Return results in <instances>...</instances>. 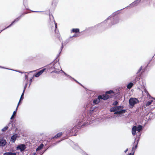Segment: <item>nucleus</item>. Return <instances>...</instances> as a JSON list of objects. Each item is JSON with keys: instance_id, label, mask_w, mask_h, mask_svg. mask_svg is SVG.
<instances>
[{"instance_id": "nucleus-4", "label": "nucleus", "mask_w": 155, "mask_h": 155, "mask_svg": "<svg viewBox=\"0 0 155 155\" xmlns=\"http://www.w3.org/2000/svg\"><path fill=\"white\" fill-rule=\"evenodd\" d=\"M140 102L138 99L135 97H130L129 100V107L130 108H133L134 105Z\"/></svg>"}, {"instance_id": "nucleus-1", "label": "nucleus", "mask_w": 155, "mask_h": 155, "mask_svg": "<svg viewBox=\"0 0 155 155\" xmlns=\"http://www.w3.org/2000/svg\"><path fill=\"white\" fill-rule=\"evenodd\" d=\"M136 2L135 1L130 4L129 6H128L120 10H118L114 12L111 15L107 18V23H108V26H110L118 23L119 21V17L118 15L120 13V11L124 8L129 6H130L131 7H133L137 6V5Z\"/></svg>"}, {"instance_id": "nucleus-33", "label": "nucleus", "mask_w": 155, "mask_h": 155, "mask_svg": "<svg viewBox=\"0 0 155 155\" xmlns=\"http://www.w3.org/2000/svg\"><path fill=\"white\" fill-rule=\"evenodd\" d=\"M118 100H116L114 101L113 102L112 104V105L113 106H115L117 105L118 104Z\"/></svg>"}, {"instance_id": "nucleus-25", "label": "nucleus", "mask_w": 155, "mask_h": 155, "mask_svg": "<svg viewBox=\"0 0 155 155\" xmlns=\"http://www.w3.org/2000/svg\"><path fill=\"white\" fill-rule=\"evenodd\" d=\"M27 0H23V4L24 5L25 7V8L26 9H28V8L27 6Z\"/></svg>"}, {"instance_id": "nucleus-32", "label": "nucleus", "mask_w": 155, "mask_h": 155, "mask_svg": "<svg viewBox=\"0 0 155 155\" xmlns=\"http://www.w3.org/2000/svg\"><path fill=\"white\" fill-rule=\"evenodd\" d=\"M142 129V126L140 125H138L137 127V131L139 132Z\"/></svg>"}, {"instance_id": "nucleus-51", "label": "nucleus", "mask_w": 155, "mask_h": 155, "mask_svg": "<svg viewBox=\"0 0 155 155\" xmlns=\"http://www.w3.org/2000/svg\"><path fill=\"white\" fill-rule=\"evenodd\" d=\"M141 135V133H140L138 136H137L138 139L137 140H139L140 138Z\"/></svg>"}, {"instance_id": "nucleus-49", "label": "nucleus", "mask_w": 155, "mask_h": 155, "mask_svg": "<svg viewBox=\"0 0 155 155\" xmlns=\"http://www.w3.org/2000/svg\"><path fill=\"white\" fill-rule=\"evenodd\" d=\"M77 34H74L73 35V36H70V38H72L73 37H76L77 36Z\"/></svg>"}, {"instance_id": "nucleus-10", "label": "nucleus", "mask_w": 155, "mask_h": 155, "mask_svg": "<svg viewBox=\"0 0 155 155\" xmlns=\"http://www.w3.org/2000/svg\"><path fill=\"white\" fill-rule=\"evenodd\" d=\"M122 97V94L119 91L115 93V95L114 96L113 98L114 100L115 99L117 100H120Z\"/></svg>"}, {"instance_id": "nucleus-27", "label": "nucleus", "mask_w": 155, "mask_h": 155, "mask_svg": "<svg viewBox=\"0 0 155 155\" xmlns=\"http://www.w3.org/2000/svg\"><path fill=\"white\" fill-rule=\"evenodd\" d=\"M71 40V38H70V37L68 38L64 42V45H65L66 44H67Z\"/></svg>"}, {"instance_id": "nucleus-28", "label": "nucleus", "mask_w": 155, "mask_h": 155, "mask_svg": "<svg viewBox=\"0 0 155 155\" xmlns=\"http://www.w3.org/2000/svg\"><path fill=\"white\" fill-rule=\"evenodd\" d=\"M49 19L51 21H53L55 22V21L54 19V17L51 14H49Z\"/></svg>"}, {"instance_id": "nucleus-11", "label": "nucleus", "mask_w": 155, "mask_h": 155, "mask_svg": "<svg viewBox=\"0 0 155 155\" xmlns=\"http://www.w3.org/2000/svg\"><path fill=\"white\" fill-rule=\"evenodd\" d=\"M25 145L23 144H21L18 145L16 147L17 150H19L21 152L24 151L26 149Z\"/></svg>"}, {"instance_id": "nucleus-52", "label": "nucleus", "mask_w": 155, "mask_h": 155, "mask_svg": "<svg viewBox=\"0 0 155 155\" xmlns=\"http://www.w3.org/2000/svg\"><path fill=\"white\" fill-rule=\"evenodd\" d=\"M134 152L132 153H128L127 155H134Z\"/></svg>"}, {"instance_id": "nucleus-34", "label": "nucleus", "mask_w": 155, "mask_h": 155, "mask_svg": "<svg viewBox=\"0 0 155 155\" xmlns=\"http://www.w3.org/2000/svg\"><path fill=\"white\" fill-rule=\"evenodd\" d=\"M153 101V100H150L147 102L146 106H148L150 105L152 103Z\"/></svg>"}, {"instance_id": "nucleus-38", "label": "nucleus", "mask_w": 155, "mask_h": 155, "mask_svg": "<svg viewBox=\"0 0 155 155\" xmlns=\"http://www.w3.org/2000/svg\"><path fill=\"white\" fill-rule=\"evenodd\" d=\"M0 68H4V69H7L10 70H12V71H17V72H19L20 73H22V72H21V71H16V70H14L13 69H9V68H4V67H2V66H0Z\"/></svg>"}, {"instance_id": "nucleus-41", "label": "nucleus", "mask_w": 155, "mask_h": 155, "mask_svg": "<svg viewBox=\"0 0 155 155\" xmlns=\"http://www.w3.org/2000/svg\"><path fill=\"white\" fill-rule=\"evenodd\" d=\"M28 13V12H23L19 16L20 17V18H21V17H23L25 14H27Z\"/></svg>"}, {"instance_id": "nucleus-5", "label": "nucleus", "mask_w": 155, "mask_h": 155, "mask_svg": "<svg viewBox=\"0 0 155 155\" xmlns=\"http://www.w3.org/2000/svg\"><path fill=\"white\" fill-rule=\"evenodd\" d=\"M140 79V78L139 77H136L134 80L130 82L127 85V87L128 89H130L135 84L137 81L139 82V80Z\"/></svg>"}, {"instance_id": "nucleus-58", "label": "nucleus", "mask_w": 155, "mask_h": 155, "mask_svg": "<svg viewBox=\"0 0 155 155\" xmlns=\"http://www.w3.org/2000/svg\"><path fill=\"white\" fill-rule=\"evenodd\" d=\"M36 153H35L33 155H36Z\"/></svg>"}, {"instance_id": "nucleus-48", "label": "nucleus", "mask_w": 155, "mask_h": 155, "mask_svg": "<svg viewBox=\"0 0 155 155\" xmlns=\"http://www.w3.org/2000/svg\"><path fill=\"white\" fill-rule=\"evenodd\" d=\"M33 79V77L31 78L29 80V87L32 82V79Z\"/></svg>"}, {"instance_id": "nucleus-54", "label": "nucleus", "mask_w": 155, "mask_h": 155, "mask_svg": "<svg viewBox=\"0 0 155 155\" xmlns=\"http://www.w3.org/2000/svg\"><path fill=\"white\" fill-rule=\"evenodd\" d=\"M135 1L136 2H137L139 3L140 2L139 0H136Z\"/></svg>"}, {"instance_id": "nucleus-30", "label": "nucleus", "mask_w": 155, "mask_h": 155, "mask_svg": "<svg viewBox=\"0 0 155 155\" xmlns=\"http://www.w3.org/2000/svg\"><path fill=\"white\" fill-rule=\"evenodd\" d=\"M54 25H55V30L54 31L55 33H58V34L59 33V31L58 30H57V24L56 23L55 21L54 22Z\"/></svg>"}, {"instance_id": "nucleus-62", "label": "nucleus", "mask_w": 155, "mask_h": 155, "mask_svg": "<svg viewBox=\"0 0 155 155\" xmlns=\"http://www.w3.org/2000/svg\"><path fill=\"white\" fill-rule=\"evenodd\" d=\"M153 99L155 100V98H153Z\"/></svg>"}, {"instance_id": "nucleus-16", "label": "nucleus", "mask_w": 155, "mask_h": 155, "mask_svg": "<svg viewBox=\"0 0 155 155\" xmlns=\"http://www.w3.org/2000/svg\"><path fill=\"white\" fill-rule=\"evenodd\" d=\"M13 121H11L7 126V127H8V128H10L9 130H12L14 129V127H15V125L13 124Z\"/></svg>"}, {"instance_id": "nucleus-36", "label": "nucleus", "mask_w": 155, "mask_h": 155, "mask_svg": "<svg viewBox=\"0 0 155 155\" xmlns=\"http://www.w3.org/2000/svg\"><path fill=\"white\" fill-rule=\"evenodd\" d=\"M32 71H30V72H25V80H27V79H28V75L26 74H29L30 73H31V72H32Z\"/></svg>"}, {"instance_id": "nucleus-43", "label": "nucleus", "mask_w": 155, "mask_h": 155, "mask_svg": "<svg viewBox=\"0 0 155 155\" xmlns=\"http://www.w3.org/2000/svg\"><path fill=\"white\" fill-rule=\"evenodd\" d=\"M142 67L141 66L140 67V68H139V70H138L137 72V74H138L140 72V71L142 70Z\"/></svg>"}, {"instance_id": "nucleus-53", "label": "nucleus", "mask_w": 155, "mask_h": 155, "mask_svg": "<svg viewBox=\"0 0 155 155\" xmlns=\"http://www.w3.org/2000/svg\"><path fill=\"white\" fill-rule=\"evenodd\" d=\"M128 148H127L124 151V152L125 153H126L127 152L128 150Z\"/></svg>"}, {"instance_id": "nucleus-61", "label": "nucleus", "mask_w": 155, "mask_h": 155, "mask_svg": "<svg viewBox=\"0 0 155 155\" xmlns=\"http://www.w3.org/2000/svg\"><path fill=\"white\" fill-rule=\"evenodd\" d=\"M139 0L140 2L141 0Z\"/></svg>"}, {"instance_id": "nucleus-57", "label": "nucleus", "mask_w": 155, "mask_h": 155, "mask_svg": "<svg viewBox=\"0 0 155 155\" xmlns=\"http://www.w3.org/2000/svg\"><path fill=\"white\" fill-rule=\"evenodd\" d=\"M46 150H45L43 152V153L46 151Z\"/></svg>"}, {"instance_id": "nucleus-47", "label": "nucleus", "mask_w": 155, "mask_h": 155, "mask_svg": "<svg viewBox=\"0 0 155 155\" xmlns=\"http://www.w3.org/2000/svg\"><path fill=\"white\" fill-rule=\"evenodd\" d=\"M71 78L72 79L74 80L76 82H77V83L79 84H80V85H81V86H82V84H80L79 82L78 81H77V80H76L74 78L71 77Z\"/></svg>"}, {"instance_id": "nucleus-42", "label": "nucleus", "mask_w": 155, "mask_h": 155, "mask_svg": "<svg viewBox=\"0 0 155 155\" xmlns=\"http://www.w3.org/2000/svg\"><path fill=\"white\" fill-rule=\"evenodd\" d=\"M61 71L64 73V74L67 77L69 78H71V77L70 76V75H68V74H67L64 72L61 69Z\"/></svg>"}, {"instance_id": "nucleus-40", "label": "nucleus", "mask_w": 155, "mask_h": 155, "mask_svg": "<svg viewBox=\"0 0 155 155\" xmlns=\"http://www.w3.org/2000/svg\"><path fill=\"white\" fill-rule=\"evenodd\" d=\"M8 127H7V126H5L4 127L3 129H2V131L3 132H5V131L7 130L8 129Z\"/></svg>"}, {"instance_id": "nucleus-39", "label": "nucleus", "mask_w": 155, "mask_h": 155, "mask_svg": "<svg viewBox=\"0 0 155 155\" xmlns=\"http://www.w3.org/2000/svg\"><path fill=\"white\" fill-rule=\"evenodd\" d=\"M81 154H82L83 155H88L86 152H85V151L82 150H81V151H80L79 152Z\"/></svg>"}, {"instance_id": "nucleus-29", "label": "nucleus", "mask_w": 155, "mask_h": 155, "mask_svg": "<svg viewBox=\"0 0 155 155\" xmlns=\"http://www.w3.org/2000/svg\"><path fill=\"white\" fill-rule=\"evenodd\" d=\"M79 32V29L78 28H73L72 29L71 31V33H78Z\"/></svg>"}, {"instance_id": "nucleus-44", "label": "nucleus", "mask_w": 155, "mask_h": 155, "mask_svg": "<svg viewBox=\"0 0 155 155\" xmlns=\"http://www.w3.org/2000/svg\"><path fill=\"white\" fill-rule=\"evenodd\" d=\"M59 72V71L58 70H54L53 71L51 72V73H55L56 74H58Z\"/></svg>"}, {"instance_id": "nucleus-31", "label": "nucleus", "mask_w": 155, "mask_h": 155, "mask_svg": "<svg viewBox=\"0 0 155 155\" xmlns=\"http://www.w3.org/2000/svg\"><path fill=\"white\" fill-rule=\"evenodd\" d=\"M44 147V144L41 143L36 149L37 151L40 150Z\"/></svg>"}, {"instance_id": "nucleus-26", "label": "nucleus", "mask_w": 155, "mask_h": 155, "mask_svg": "<svg viewBox=\"0 0 155 155\" xmlns=\"http://www.w3.org/2000/svg\"><path fill=\"white\" fill-rule=\"evenodd\" d=\"M73 148L76 150L78 151V152H80V151H81V149L79 148V146L77 145H75L74 147Z\"/></svg>"}, {"instance_id": "nucleus-24", "label": "nucleus", "mask_w": 155, "mask_h": 155, "mask_svg": "<svg viewBox=\"0 0 155 155\" xmlns=\"http://www.w3.org/2000/svg\"><path fill=\"white\" fill-rule=\"evenodd\" d=\"M62 134V132H59L53 137V138H56L61 137Z\"/></svg>"}, {"instance_id": "nucleus-55", "label": "nucleus", "mask_w": 155, "mask_h": 155, "mask_svg": "<svg viewBox=\"0 0 155 155\" xmlns=\"http://www.w3.org/2000/svg\"><path fill=\"white\" fill-rule=\"evenodd\" d=\"M26 80V83L25 84H28V79H27V80Z\"/></svg>"}, {"instance_id": "nucleus-13", "label": "nucleus", "mask_w": 155, "mask_h": 155, "mask_svg": "<svg viewBox=\"0 0 155 155\" xmlns=\"http://www.w3.org/2000/svg\"><path fill=\"white\" fill-rule=\"evenodd\" d=\"M136 138H135L134 141V145L132 147V151H133V153L134 152V153L135 150L137 147V145L139 142V140H136Z\"/></svg>"}, {"instance_id": "nucleus-46", "label": "nucleus", "mask_w": 155, "mask_h": 155, "mask_svg": "<svg viewBox=\"0 0 155 155\" xmlns=\"http://www.w3.org/2000/svg\"><path fill=\"white\" fill-rule=\"evenodd\" d=\"M152 59H151V60H150L149 62V63H148V64H147V66L145 68V70H146L147 69V68L149 66V64H150V62L151 61H152Z\"/></svg>"}, {"instance_id": "nucleus-3", "label": "nucleus", "mask_w": 155, "mask_h": 155, "mask_svg": "<svg viewBox=\"0 0 155 155\" xmlns=\"http://www.w3.org/2000/svg\"><path fill=\"white\" fill-rule=\"evenodd\" d=\"M107 100V91L105 92V94L100 95L98 96L97 98H95L93 100V104H98L100 101L101 100Z\"/></svg>"}, {"instance_id": "nucleus-12", "label": "nucleus", "mask_w": 155, "mask_h": 155, "mask_svg": "<svg viewBox=\"0 0 155 155\" xmlns=\"http://www.w3.org/2000/svg\"><path fill=\"white\" fill-rule=\"evenodd\" d=\"M115 92L113 90H110L107 91V100L110 98H113L115 95Z\"/></svg>"}, {"instance_id": "nucleus-60", "label": "nucleus", "mask_w": 155, "mask_h": 155, "mask_svg": "<svg viewBox=\"0 0 155 155\" xmlns=\"http://www.w3.org/2000/svg\"><path fill=\"white\" fill-rule=\"evenodd\" d=\"M4 29H3L2 30H1V31H0V32H1L2 31H3L4 30H3Z\"/></svg>"}, {"instance_id": "nucleus-56", "label": "nucleus", "mask_w": 155, "mask_h": 155, "mask_svg": "<svg viewBox=\"0 0 155 155\" xmlns=\"http://www.w3.org/2000/svg\"><path fill=\"white\" fill-rule=\"evenodd\" d=\"M31 11L32 12H37V11Z\"/></svg>"}, {"instance_id": "nucleus-15", "label": "nucleus", "mask_w": 155, "mask_h": 155, "mask_svg": "<svg viewBox=\"0 0 155 155\" xmlns=\"http://www.w3.org/2000/svg\"><path fill=\"white\" fill-rule=\"evenodd\" d=\"M45 70V68H43L42 69L39 71L37 72L36 73L33 75V77L34 76L36 78L39 77L40 75H41L42 74V73Z\"/></svg>"}, {"instance_id": "nucleus-14", "label": "nucleus", "mask_w": 155, "mask_h": 155, "mask_svg": "<svg viewBox=\"0 0 155 155\" xmlns=\"http://www.w3.org/2000/svg\"><path fill=\"white\" fill-rule=\"evenodd\" d=\"M21 18H20V17L18 16V17L15 19L13 21L9 26L4 29L3 30H5V29L11 27L14 24V23L19 21Z\"/></svg>"}, {"instance_id": "nucleus-9", "label": "nucleus", "mask_w": 155, "mask_h": 155, "mask_svg": "<svg viewBox=\"0 0 155 155\" xmlns=\"http://www.w3.org/2000/svg\"><path fill=\"white\" fill-rule=\"evenodd\" d=\"M106 26L107 21L106 20H105L104 21L97 24L92 28H97L100 27H105Z\"/></svg>"}, {"instance_id": "nucleus-6", "label": "nucleus", "mask_w": 155, "mask_h": 155, "mask_svg": "<svg viewBox=\"0 0 155 155\" xmlns=\"http://www.w3.org/2000/svg\"><path fill=\"white\" fill-rule=\"evenodd\" d=\"M98 111V107L96 106H92L90 108L89 110V115L90 116L93 114H95Z\"/></svg>"}, {"instance_id": "nucleus-37", "label": "nucleus", "mask_w": 155, "mask_h": 155, "mask_svg": "<svg viewBox=\"0 0 155 155\" xmlns=\"http://www.w3.org/2000/svg\"><path fill=\"white\" fill-rule=\"evenodd\" d=\"M63 43H62V46L61 47V48H60V52H59V53L58 54V55H57V58H56L57 59V58H59V56L60 55V54L61 52V51H62V49H63Z\"/></svg>"}, {"instance_id": "nucleus-8", "label": "nucleus", "mask_w": 155, "mask_h": 155, "mask_svg": "<svg viewBox=\"0 0 155 155\" xmlns=\"http://www.w3.org/2000/svg\"><path fill=\"white\" fill-rule=\"evenodd\" d=\"M124 107L122 105L116 106L111 107L110 111L111 112H115V111H118L121 109H123Z\"/></svg>"}, {"instance_id": "nucleus-45", "label": "nucleus", "mask_w": 155, "mask_h": 155, "mask_svg": "<svg viewBox=\"0 0 155 155\" xmlns=\"http://www.w3.org/2000/svg\"><path fill=\"white\" fill-rule=\"evenodd\" d=\"M27 84H25V86L24 87V89H23V92H25V90L26 88V87H27Z\"/></svg>"}, {"instance_id": "nucleus-59", "label": "nucleus", "mask_w": 155, "mask_h": 155, "mask_svg": "<svg viewBox=\"0 0 155 155\" xmlns=\"http://www.w3.org/2000/svg\"><path fill=\"white\" fill-rule=\"evenodd\" d=\"M136 3L137 4V5L139 4L137 2H136Z\"/></svg>"}, {"instance_id": "nucleus-7", "label": "nucleus", "mask_w": 155, "mask_h": 155, "mask_svg": "<svg viewBox=\"0 0 155 155\" xmlns=\"http://www.w3.org/2000/svg\"><path fill=\"white\" fill-rule=\"evenodd\" d=\"M127 112V110L126 109H121L120 110L118 111H115L114 114L116 115V117H121L124 116V114Z\"/></svg>"}, {"instance_id": "nucleus-50", "label": "nucleus", "mask_w": 155, "mask_h": 155, "mask_svg": "<svg viewBox=\"0 0 155 155\" xmlns=\"http://www.w3.org/2000/svg\"><path fill=\"white\" fill-rule=\"evenodd\" d=\"M141 135V133H140L138 136H137L138 139L137 140H139L140 138Z\"/></svg>"}, {"instance_id": "nucleus-17", "label": "nucleus", "mask_w": 155, "mask_h": 155, "mask_svg": "<svg viewBox=\"0 0 155 155\" xmlns=\"http://www.w3.org/2000/svg\"><path fill=\"white\" fill-rule=\"evenodd\" d=\"M6 143L5 140L0 138V146L4 147Z\"/></svg>"}, {"instance_id": "nucleus-20", "label": "nucleus", "mask_w": 155, "mask_h": 155, "mask_svg": "<svg viewBox=\"0 0 155 155\" xmlns=\"http://www.w3.org/2000/svg\"><path fill=\"white\" fill-rule=\"evenodd\" d=\"M18 105L15 110L14 111L13 114L10 118L11 120H12L15 118L16 115L17 110L18 109Z\"/></svg>"}, {"instance_id": "nucleus-63", "label": "nucleus", "mask_w": 155, "mask_h": 155, "mask_svg": "<svg viewBox=\"0 0 155 155\" xmlns=\"http://www.w3.org/2000/svg\"><path fill=\"white\" fill-rule=\"evenodd\" d=\"M59 60V58H58V61Z\"/></svg>"}, {"instance_id": "nucleus-35", "label": "nucleus", "mask_w": 155, "mask_h": 155, "mask_svg": "<svg viewBox=\"0 0 155 155\" xmlns=\"http://www.w3.org/2000/svg\"><path fill=\"white\" fill-rule=\"evenodd\" d=\"M101 118L102 121H106L107 117L106 115H104V116H102Z\"/></svg>"}, {"instance_id": "nucleus-22", "label": "nucleus", "mask_w": 155, "mask_h": 155, "mask_svg": "<svg viewBox=\"0 0 155 155\" xmlns=\"http://www.w3.org/2000/svg\"><path fill=\"white\" fill-rule=\"evenodd\" d=\"M16 153L11 152H7L4 153L3 155H16Z\"/></svg>"}, {"instance_id": "nucleus-18", "label": "nucleus", "mask_w": 155, "mask_h": 155, "mask_svg": "<svg viewBox=\"0 0 155 155\" xmlns=\"http://www.w3.org/2000/svg\"><path fill=\"white\" fill-rule=\"evenodd\" d=\"M137 131V126L135 125L134 126L132 129V134L133 136L136 135V131Z\"/></svg>"}, {"instance_id": "nucleus-19", "label": "nucleus", "mask_w": 155, "mask_h": 155, "mask_svg": "<svg viewBox=\"0 0 155 155\" xmlns=\"http://www.w3.org/2000/svg\"><path fill=\"white\" fill-rule=\"evenodd\" d=\"M18 134H15L13 135L11 137V140L14 143L17 139V138L18 137Z\"/></svg>"}, {"instance_id": "nucleus-23", "label": "nucleus", "mask_w": 155, "mask_h": 155, "mask_svg": "<svg viewBox=\"0 0 155 155\" xmlns=\"http://www.w3.org/2000/svg\"><path fill=\"white\" fill-rule=\"evenodd\" d=\"M24 92H23L22 93L21 95V96L20 100L18 102V106L19 105V103H21L22 102L21 101L22 100L24 99Z\"/></svg>"}, {"instance_id": "nucleus-2", "label": "nucleus", "mask_w": 155, "mask_h": 155, "mask_svg": "<svg viewBox=\"0 0 155 155\" xmlns=\"http://www.w3.org/2000/svg\"><path fill=\"white\" fill-rule=\"evenodd\" d=\"M81 118V121L80 120H77V123L72 130V132H77L81 127L87 126L91 123V121L89 119L87 118V117L85 113L82 114Z\"/></svg>"}, {"instance_id": "nucleus-21", "label": "nucleus", "mask_w": 155, "mask_h": 155, "mask_svg": "<svg viewBox=\"0 0 155 155\" xmlns=\"http://www.w3.org/2000/svg\"><path fill=\"white\" fill-rule=\"evenodd\" d=\"M141 87H143V91H144L146 93L147 96L148 97H149V98H150V97H152L149 94L148 92V91H147V90L146 88L144 86H143L142 85H141Z\"/></svg>"}]
</instances>
